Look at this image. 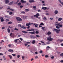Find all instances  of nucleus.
<instances>
[{"label":"nucleus","mask_w":63,"mask_h":63,"mask_svg":"<svg viewBox=\"0 0 63 63\" xmlns=\"http://www.w3.org/2000/svg\"><path fill=\"white\" fill-rule=\"evenodd\" d=\"M60 24V23H59L58 24H56V25H57V26H59Z\"/></svg>","instance_id":"c85d7f7f"},{"label":"nucleus","mask_w":63,"mask_h":63,"mask_svg":"<svg viewBox=\"0 0 63 63\" xmlns=\"http://www.w3.org/2000/svg\"><path fill=\"white\" fill-rule=\"evenodd\" d=\"M49 48H50V47L49 46H47L46 47V49L47 50H49Z\"/></svg>","instance_id":"1a4fd4ad"},{"label":"nucleus","mask_w":63,"mask_h":63,"mask_svg":"<svg viewBox=\"0 0 63 63\" xmlns=\"http://www.w3.org/2000/svg\"><path fill=\"white\" fill-rule=\"evenodd\" d=\"M38 12H41V10H38L37 11Z\"/></svg>","instance_id":"5fc2aeb1"},{"label":"nucleus","mask_w":63,"mask_h":63,"mask_svg":"<svg viewBox=\"0 0 63 63\" xmlns=\"http://www.w3.org/2000/svg\"><path fill=\"white\" fill-rule=\"evenodd\" d=\"M23 6H22V5H21L20 6V8H22V7H23Z\"/></svg>","instance_id":"0e129e2a"},{"label":"nucleus","mask_w":63,"mask_h":63,"mask_svg":"<svg viewBox=\"0 0 63 63\" xmlns=\"http://www.w3.org/2000/svg\"><path fill=\"white\" fill-rule=\"evenodd\" d=\"M19 40V39H17L15 40H14V42L15 43H17V41H18Z\"/></svg>","instance_id":"f8f14e48"},{"label":"nucleus","mask_w":63,"mask_h":63,"mask_svg":"<svg viewBox=\"0 0 63 63\" xmlns=\"http://www.w3.org/2000/svg\"><path fill=\"white\" fill-rule=\"evenodd\" d=\"M58 13V11L57 10H55L54 12V13L55 15H57Z\"/></svg>","instance_id":"ddd939ff"},{"label":"nucleus","mask_w":63,"mask_h":63,"mask_svg":"<svg viewBox=\"0 0 63 63\" xmlns=\"http://www.w3.org/2000/svg\"><path fill=\"white\" fill-rule=\"evenodd\" d=\"M22 32L23 33H28V32H26V31H22Z\"/></svg>","instance_id":"7c9ffc66"},{"label":"nucleus","mask_w":63,"mask_h":63,"mask_svg":"<svg viewBox=\"0 0 63 63\" xmlns=\"http://www.w3.org/2000/svg\"><path fill=\"white\" fill-rule=\"evenodd\" d=\"M9 15H12L13 14V12H10L9 13Z\"/></svg>","instance_id":"bb28decb"},{"label":"nucleus","mask_w":63,"mask_h":63,"mask_svg":"<svg viewBox=\"0 0 63 63\" xmlns=\"http://www.w3.org/2000/svg\"><path fill=\"white\" fill-rule=\"evenodd\" d=\"M29 25H31V23H26V26H29Z\"/></svg>","instance_id":"423d86ee"},{"label":"nucleus","mask_w":63,"mask_h":63,"mask_svg":"<svg viewBox=\"0 0 63 63\" xmlns=\"http://www.w3.org/2000/svg\"><path fill=\"white\" fill-rule=\"evenodd\" d=\"M3 59H4V60H6V59L5 57V56H3Z\"/></svg>","instance_id":"473e14b6"},{"label":"nucleus","mask_w":63,"mask_h":63,"mask_svg":"<svg viewBox=\"0 0 63 63\" xmlns=\"http://www.w3.org/2000/svg\"><path fill=\"white\" fill-rule=\"evenodd\" d=\"M7 22V21H9V20L8 19H6L5 20Z\"/></svg>","instance_id":"052dcab7"},{"label":"nucleus","mask_w":63,"mask_h":63,"mask_svg":"<svg viewBox=\"0 0 63 63\" xmlns=\"http://www.w3.org/2000/svg\"><path fill=\"white\" fill-rule=\"evenodd\" d=\"M48 57V56L47 55H45V57H46V58H47V57Z\"/></svg>","instance_id":"09e8293b"},{"label":"nucleus","mask_w":63,"mask_h":63,"mask_svg":"<svg viewBox=\"0 0 63 63\" xmlns=\"http://www.w3.org/2000/svg\"><path fill=\"white\" fill-rule=\"evenodd\" d=\"M32 44H35V40H33L32 42Z\"/></svg>","instance_id":"5701e85b"},{"label":"nucleus","mask_w":63,"mask_h":63,"mask_svg":"<svg viewBox=\"0 0 63 63\" xmlns=\"http://www.w3.org/2000/svg\"><path fill=\"white\" fill-rule=\"evenodd\" d=\"M27 16H24L23 17V19H26L27 18Z\"/></svg>","instance_id":"4468645a"},{"label":"nucleus","mask_w":63,"mask_h":63,"mask_svg":"<svg viewBox=\"0 0 63 63\" xmlns=\"http://www.w3.org/2000/svg\"><path fill=\"white\" fill-rule=\"evenodd\" d=\"M62 20V18H59L58 19V20L59 21H60Z\"/></svg>","instance_id":"a211bd4d"},{"label":"nucleus","mask_w":63,"mask_h":63,"mask_svg":"<svg viewBox=\"0 0 63 63\" xmlns=\"http://www.w3.org/2000/svg\"><path fill=\"white\" fill-rule=\"evenodd\" d=\"M4 17H5L6 18H8V17H8V16L7 15L5 16Z\"/></svg>","instance_id":"49530a36"},{"label":"nucleus","mask_w":63,"mask_h":63,"mask_svg":"<svg viewBox=\"0 0 63 63\" xmlns=\"http://www.w3.org/2000/svg\"><path fill=\"white\" fill-rule=\"evenodd\" d=\"M60 62L61 63H63V60H62L60 61Z\"/></svg>","instance_id":"338daca9"},{"label":"nucleus","mask_w":63,"mask_h":63,"mask_svg":"<svg viewBox=\"0 0 63 63\" xmlns=\"http://www.w3.org/2000/svg\"><path fill=\"white\" fill-rule=\"evenodd\" d=\"M29 11V9H25V11H26V12H28V11Z\"/></svg>","instance_id":"393cba45"},{"label":"nucleus","mask_w":63,"mask_h":63,"mask_svg":"<svg viewBox=\"0 0 63 63\" xmlns=\"http://www.w3.org/2000/svg\"><path fill=\"white\" fill-rule=\"evenodd\" d=\"M61 46H63V43L61 44Z\"/></svg>","instance_id":"774afa93"},{"label":"nucleus","mask_w":63,"mask_h":63,"mask_svg":"<svg viewBox=\"0 0 63 63\" xmlns=\"http://www.w3.org/2000/svg\"><path fill=\"white\" fill-rule=\"evenodd\" d=\"M59 26L60 27H62V25L61 24Z\"/></svg>","instance_id":"864d4df0"},{"label":"nucleus","mask_w":63,"mask_h":63,"mask_svg":"<svg viewBox=\"0 0 63 63\" xmlns=\"http://www.w3.org/2000/svg\"><path fill=\"white\" fill-rule=\"evenodd\" d=\"M21 28H23V29H26V28H27L26 27H25L23 26L21 27Z\"/></svg>","instance_id":"aec40b11"},{"label":"nucleus","mask_w":63,"mask_h":63,"mask_svg":"<svg viewBox=\"0 0 63 63\" xmlns=\"http://www.w3.org/2000/svg\"><path fill=\"white\" fill-rule=\"evenodd\" d=\"M58 1H59L60 3H61V4H62V2L61 1V0H58Z\"/></svg>","instance_id":"f704fd0d"},{"label":"nucleus","mask_w":63,"mask_h":63,"mask_svg":"<svg viewBox=\"0 0 63 63\" xmlns=\"http://www.w3.org/2000/svg\"><path fill=\"white\" fill-rule=\"evenodd\" d=\"M42 52H43L42 50H40L39 51V53H42Z\"/></svg>","instance_id":"a18cd8bd"},{"label":"nucleus","mask_w":63,"mask_h":63,"mask_svg":"<svg viewBox=\"0 0 63 63\" xmlns=\"http://www.w3.org/2000/svg\"><path fill=\"white\" fill-rule=\"evenodd\" d=\"M43 19L44 20H47V18H46V17H45L43 18Z\"/></svg>","instance_id":"58836bf2"},{"label":"nucleus","mask_w":63,"mask_h":63,"mask_svg":"<svg viewBox=\"0 0 63 63\" xmlns=\"http://www.w3.org/2000/svg\"><path fill=\"white\" fill-rule=\"evenodd\" d=\"M20 2L21 3H25L26 2V1H24L23 0H21Z\"/></svg>","instance_id":"39448f33"},{"label":"nucleus","mask_w":63,"mask_h":63,"mask_svg":"<svg viewBox=\"0 0 63 63\" xmlns=\"http://www.w3.org/2000/svg\"><path fill=\"white\" fill-rule=\"evenodd\" d=\"M53 31H56L57 33H59V31H60V29L58 30L56 29H54Z\"/></svg>","instance_id":"f257e3e1"},{"label":"nucleus","mask_w":63,"mask_h":63,"mask_svg":"<svg viewBox=\"0 0 63 63\" xmlns=\"http://www.w3.org/2000/svg\"><path fill=\"white\" fill-rule=\"evenodd\" d=\"M0 19H1V22H3L4 21V19H3V18L2 17H0Z\"/></svg>","instance_id":"20e7f679"},{"label":"nucleus","mask_w":63,"mask_h":63,"mask_svg":"<svg viewBox=\"0 0 63 63\" xmlns=\"http://www.w3.org/2000/svg\"><path fill=\"white\" fill-rule=\"evenodd\" d=\"M29 2L30 3H33V2H35V1L33 0H29Z\"/></svg>","instance_id":"9d476101"},{"label":"nucleus","mask_w":63,"mask_h":63,"mask_svg":"<svg viewBox=\"0 0 63 63\" xmlns=\"http://www.w3.org/2000/svg\"><path fill=\"white\" fill-rule=\"evenodd\" d=\"M5 28V27H4L2 28L1 29H4Z\"/></svg>","instance_id":"6e6d98bb"},{"label":"nucleus","mask_w":63,"mask_h":63,"mask_svg":"<svg viewBox=\"0 0 63 63\" xmlns=\"http://www.w3.org/2000/svg\"><path fill=\"white\" fill-rule=\"evenodd\" d=\"M9 3V0H5V4H8Z\"/></svg>","instance_id":"f3484780"},{"label":"nucleus","mask_w":63,"mask_h":63,"mask_svg":"<svg viewBox=\"0 0 63 63\" xmlns=\"http://www.w3.org/2000/svg\"><path fill=\"white\" fill-rule=\"evenodd\" d=\"M36 7H36V6H34L33 7V9H34V10H35L36 8Z\"/></svg>","instance_id":"c756f323"},{"label":"nucleus","mask_w":63,"mask_h":63,"mask_svg":"<svg viewBox=\"0 0 63 63\" xmlns=\"http://www.w3.org/2000/svg\"><path fill=\"white\" fill-rule=\"evenodd\" d=\"M8 57L10 58V59H12L13 58L12 56L10 55H8Z\"/></svg>","instance_id":"6ab92c4d"},{"label":"nucleus","mask_w":63,"mask_h":63,"mask_svg":"<svg viewBox=\"0 0 63 63\" xmlns=\"http://www.w3.org/2000/svg\"><path fill=\"white\" fill-rule=\"evenodd\" d=\"M58 41H59V42H63V39H62V40H60V39H59L58 40Z\"/></svg>","instance_id":"412c9836"},{"label":"nucleus","mask_w":63,"mask_h":63,"mask_svg":"<svg viewBox=\"0 0 63 63\" xmlns=\"http://www.w3.org/2000/svg\"><path fill=\"white\" fill-rule=\"evenodd\" d=\"M15 30H16L17 31H18V29H16V28L15 29H14Z\"/></svg>","instance_id":"c03bdc74"},{"label":"nucleus","mask_w":63,"mask_h":63,"mask_svg":"<svg viewBox=\"0 0 63 63\" xmlns=\"http://www.w3.org/2000/svg\"><path fill=\"white\" fill-rule=\"evenodd\" d=\"M12 55L13 56H15L16 55L15 54H12Z\"/></svg>","instance_id":"8fccbe9b"},{"label":"nucleus","mask_w":63,"mask_h":63,"mask_svg":"<svg viewBox=\"0 0 63 63\" xmlns=\"http://www.w3.org/2000/svg\"><path fill=\"white\" fill-rule=\"evenodd\" d=\"M21 14H25V12L24 11H23L21 12Z\"/></svg>","instance_id":"37998d69"},{"label":"nucleus","mask_w":63,"mask_h":63,"mask_svg":"<svg viewBox=\"0 0 63 63\" xmlns=\"http://www.w3.org/2000/svg\"><path fill=\"white\" fill-rule=\"evenodd\" d=\"M36 34H38V33H39V32L38 31H36L35 32Z\"/></svg>","instance_id":"e433bc0d"},{"label":"nucleus","mask_w":63,"mask_h":63,"mask_svg":"<svg viewBox=\"0 0 63 63\" xmlns=\"http://www.w3.org/2000/svg\"><path fill=\"white\" fill-rule=\"evenodd\" d=\"M7 30L8 33H10V30L9 28H8Z\"/></svg>","instance_id":"a878e982"},{"label":"nucleus","mask_w":63,"mask_h":63,"mask_svg":"<svg viewBox=\"0 0 63 63\" xmlns=\"http://www.w3.org/2000/svg\"><path fill=\"white\" fill-rule=\"evenodd\" d=\"M33 25H35V27H38V24H34Z\"/></svg>","instance_id":"0eeeda50"},{"label":"nucleus","mask_w":63,"mask_h":63,"mask_svg":"<svg viewBox=\"0 0 63 63\" xmlns=\"http://www.w3.org/2000/svg\"><path fill=\"white\" fill-rule=\"evenodd\" d=\"M18 27H21V25L19 24L18 25Z\"/></svg>","instance_id":"3c124183"},{"label":"nucleus","mask_w":63,"mask_h":63,"mask_svg":"<svg viewBox=\"0 0 63 63\" xmlns=\"http://www.w3.org/2000/svg\"><path fill=\"white\" fill-rule=\"evenodd\" d=\"M12 22L10 21L8 23V24H12Z\"/></svg>","instance_id":"72a5a7b5"},{"label":"nucleus","mask_w":63,"mask_h":63,"mask_svg":"<svg viewBox=\"0 0 63 63\" xmlns=\"http://www.w3.org/2000/svg\"><path fill=\"white\" fill-rule=\"evenodd\" d=\"M16 19L18 21H22V19L20 18L19 17H17L16 18Z\"/></svg>","instance_id":"f03ea898"},{"label":"nucleus","mask_w":63,"mask_h":63,"mask_svg":"<svg viewBox=\"0 0 63 63\" xmlns=\"http://www.w3.org/2000/svg\"><path fill=\"white\" fill-rule=\"evenodd\" d=\"M18 6H20L21 5V3L20 2H19L18 4Z\"/></svg>","instance_id":"a19ab883"},{"label":"nucleus","mask_w":63,"mask_h":63,"mask_svg":"<svg viewBox=\"0 0 63 63\" xmlns=\"http://www.w3.org/2000/svg\"><path fill=\"white\" fill-rule=\"evenodd\" d=\"M25 58V57L24 56H22V60H24V58Z\"/></svg>","instance_id":"cd10ccee"},{"label":"nucleus","mask_w":63,"mask_h":63,"mask_svg":"<svg viewBox=\"0 0 63 63\" xmlns=\"http://www.w3.org/2000/svg\"><path fill=\"white\" fill-rule=\"evenodd\" d=\"M34 17H35L36 16V17H37V18H38V16H37V15H34Z\"/></svg>","instance_id":"2f4dec72"},{"label":"nucleus","mask_w":63,"mask_h":63,"mask_svg":"<svg viewBox=\"0 0 63 63\" xmlns=\"http://www.w3.org/2000/svg\"><path fill=\"white\" fill-rule=\"evenodd\" d=\"M56 28H57V29H60V27H58V26H56Z\"/></svg>","instance_id":"4c0bfd02"},{"label":"nucleus","mask_w":63,"mask_h":63,"mask_svg":"<svg viewBox=\"0 0 63 63\" xmlns=\"http://www.w3.org/2000/svg\"><path fill=\"white\" fill-rule=\"evenodd\" d=\"M47 40L49 41H52V38H51V36H49L48 37V38L47 39Z\"/></svg>","instance_id":"7ed1b4c3"},{"label":"nucleus","mask_w":63,"mask_h":63,"mask_svg":"<svg viewBox=\"0 0 63 63\" xmlns=\"http://www.w3.org/2000/svg\"><path fill=\"white\" fill-rule=\"evenodd\" d=\"M40 25H44V24L43 23H41L40 24Z\"/></svg>","instance_id":"79ce46f5"},{"label":"nucleus","mask_w":63,"mask_h":63,"mask_svg":"<svg viewBox=\"0 0 63 63\" xmlns=\"http://www.w3.org/2000/svg\"><path fill=\"white\" fill-rule=\"evenodd\" d=\"M36 15V16H40V14L39 13H37Z\"/></svg>","instance_id":"c9c22d12"},{"label":"nucleus","mask_w":63,"mask_h":63,"mask_svg":"<svg viewBox=\"0 0 63 63\" xmlns=\"http://www.w3.org/2000/svg\"><path fill=\"white\" fill-rule=\"evenodd\" d=\"M29 33H31L32 34H35V32H29Z\"/></svg>","instance_id":"2eb2a0df"},{"label":"nucleus","mask_w":63,"mask_h":63,"mask_svg":"<svg viewBox=\"0 0 63 63\" xmlns=\"http://www.w3.org/2000/svg\"><path fill=\"white\" fill-rule=\"evenodd\" d=\"M13 1H12L11 2L9 3L8 4V5H13Z\"/></svg>","instance_id":"9b49d317"},{"label":"nucleus","mask_w":63,"mask_h":63,"mask_svg":"<svg viewBox=\"0 0 63 63\" xmlns=\"http://www.w3.org/2000/svg\"><path fill=\"white\" fill-rule=\"evenodd\" d=\"M54 58V56H52V57H51V59H53V58Z\"/></svg>","instance_id":"e2e57ef3"},{"label":"nucleus","mask_w":63,"mask_h":63,"mask_svg":"<svg viewBox=\"0 0 63 63\" xmlns=\"http://www.w3.org/2000/svg\"><path fill=\"white\" fill-rule=\"evenodd\" d=\"M57 53L58 54H60V52H57Z\"/></svg>","instance_id":"69168bd1"},{"label":"nucleus","mask_w":63,"mask_h":63,"mask_svg":"<svg viewBox=\"0 0 63 63\" xmlns=\"http://www.w3.org/2000/svg\"><path fill=\"white\" fill-rule=\"evenodd\" d=\"M32 38H33V39H35L36 38V37L35 36V35H33L31 37Z\"/></svg>","instance_id":"b1692460"},{"label":"nucleus","mask_w":63,"mask_h":63,"mask_svg":"<svg viewBox=\"0 0 63 63\" xmlns=\"http://www.w3.org/2000/svg\"><path fill=\"white\" fill-rule=\"evenodd\" d=\"M47 8L46 7H43L42 8V9H42H43V10H47Z\"/></svg>","instance_id":"dca6fc26"},{"label":"nucleus","mask_w":63,"mask_h":63,"mask_svg":"<svg viewBox=\"0 0 63 63\" xmlns=\"http://www.w3.org/2000/svg\"><path fill=\"white\" fill-rule=\"evenodd\" d=\"M17 58H19V57H20V55H18V56H17Z\"/></svg>","instance_id":"4d7b16f0"},{"label":"nucleus","mask_w":63,"mask_h":63,"mask_svg":"<svg viewBox=\"0 0 63 63\" xmlns=\"http://www.w3.org/2000/svg\"><path fill=\"white\" fill-rule=\"evenodd\" d=\"M31 30H27V31H31Z\"/></svg>","instance_id":"680f3d73"},{"label":"nucleus","mask_w":63,"mask_h":63,"mask_svg":"<svg viewBox=\"0 0 63 63\" xmlns=\"http://www.w3.org/2000/svg\"><path fill=\"white\" fill-rule=\"evenodd\" d=\"M60 55V56H63V53L61 54Z\"/></svg>","instance_id":"ea45409f"},{"label":"nucleus","mask_w":63,"mask_h":63,"mask_svg":"<svg viewBox=\"0 0 63 63\" xmlns=\"http://www.w3.org/2000/svg\"><path fill=\"white\" fill-rule=\"evenodd\" d=\"M31 31H34V29H31Z\"/></svg>","instance_id":"13d9d810"},{"label":"nucleus","mask_w":63,"mask_h":63,"mask_svg":"<svg viewBox=\"0 0 63 63\" xmlns=\"http://www.w3.org/2000/svg\"><path fill=\"white\" fill-rule=\"evenodd\" d=\"M8 51L9 52H14V50H13L10 49L8 50Z\"/></svg>","instance_id":"6e6552de"},{"label":"nucleus","mask_w":63,"mask_h":63,"mask_svg":"<svg viewBox=\"0 0 63 63\" xmlns=\"http://www.w3.org/2000/svg\"><path fill=\"white\" fill-rule=\"evenodd\" d=\"M36 38H38V37H40V36L39 35H36Z\"/></svg>","instance_id":"bf43d9fd"},{"label":"nucleus","mask_w":63,"mask_h":63,"mask_svg":"<svg viewBox=\"0 0 63 63\" xmlns=\"http://www.w3.org/2000/svg\"><path fill=\"white\" fill-rule=\"evenodd\" d=\"M45 27H43L42 28V29L43 30H44V29H45Z\"/></svg>","instance_id":"de8ad7c7"},{"label":"nucleus","mask_w":63,"mask_h":63,"mask_svg":"<svg viewBox=\"0 0 63 63\" xmlns=\"http://www.w3.org/2000/svg\"><path fill=\"white\" fill-rule=\"evenodd\" d=\"M27 43L28 45H29L31 43L30 42H28Z\"/></svg>","instance_id":"603ef678"},{"label":"nucleus","mask_w":63,"mask_h":63,"mask_svg":"<svg viewBox=\"0 0 63 63\" xmlns=\"http://www.w3.org/2000/svg\"><path fill=\"white\" fill-rule=\"evenodd\" d=\"M51 32H47V35H51Z\"/></svg>","instance_id":"4be33fe9"}]
</instances>
